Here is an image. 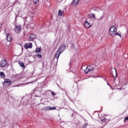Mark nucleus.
Returning <instances> with one entry per match:
<instances>
[{
	"label": "nucleus",
	"instance_id": "obj_27",
	"mask_svg": "<svg viewBox=\"0 0 128 128\" xmlns=\"http://www.w3.org/2000/svg\"><path fill=\"white\" fill-rule=\"evenodd\" d=\"M125 120H128V117L125 118Z\"/></svg>",
	"mask_w": 128,
	"mask_h": 128
},
{
	"label": "nucleus",
	"instance_id": "obj_25",
	"mask_svg": "<svg viewBox=\"0 0 128 128\" xmlns=\"http://www.w3.org/2000/svg\"><path fill=\"white\" fill-rule=\"evenodd\" d=\"M102 122H106V119H102Z\"/></svg>",
	"mask_w": 128,
	"mask_h": 128
},
{
	"label": "nucleus",
	"instance_id": "obj_17",
	"mask_svg": "<svg viewBox=\"0 0 128 128\" xmlns=\"http://www.w3.org/2000/svg\"><path fill=\"white\" fill-rule=\"evenodd\" d=\"M0 76L2 78H6V75L4 74V72H0Z\"/></svg>",
	"mask_w": 128,
	"mask_h": 128
},
{
	"label": "nucleus",
	"instance_id": "obj_6",
	"mask_svg": "<svg viewBox=\"0 0 128 128\" xmlns=\"http://www.w3.org/2000/svg\"><path fill=\"white\" fill-rule=\"evenodd\" d=\"M110 74L112 76L113 78H116L118 76L116 70L114 68L112 69V72Z\"/></svg>",
	"mask_w": 128,
	"mask_h": 128
},
{
	"label": "nucleus",
	"instance_id": "obj_10",
	"mask_svg": "<svg viewBox=\"0 0 128 128\" xmlns=\"http://www.w3.org/2000/svg\"><path fill=\"white\" fill-rule=\"evenodd\" d=\"M6 39L8 42H12V36L10 34H6Z\"/></svg>",
	"mask_w": 128,
	"mask_h": 128
},
{
	"label": "nucleus",
	"instance_id": "obj_22",
	"mask_svg": "<svg viewBox=\"0 0 128 128\" xmlns=\"http://www.w3.org/2000/svg\"><path fill=\"white\" fill-rule=\"evenodd\" d=\"M88 126V123H85L83 125L82 128H86Z\"/></svg>",
	"mask_w": 128,
	"mask_h": 128
},
{
	"label": "nucleus",
	"instance_id": "obj_11",
	"mask_svg": "<svg viewBox=\"0 0 128 128\" xmlns=\"http://www.w3.org/2000/svg\"><path fill=\"white\" fill-rule=\"evenodd\" d=\"M36 36L34 34H31L30 37V40H36Z\"/></svg>",
	"mask_w": 128,
	"mask_h": 128
},
{
	"label": "nucleus",
	"instance_id": "obj_9",
	"mask_svg": "<svg viewBox=\"0 0 128 128\" xmlns=\"http://www.w3.org/2000/svg\"><path fill=\"white\" fill-rule=\"evenodd\" d=\"M80 2V0H73L72 2V6H76L77 4H78Z\"/></svg>",
	"mask_w": 128,
	"mask_h": 128
},
{
	"label": "nucleus",
	"instance_id": "obj_20",
	"mask_svg": "<svg viewBox=\"0 0 128 128\" xmlns=\"http://www.w3.org/2000/svg\"><path fill=\"white\" fill-rule=\"evenodd\" d=\"M41 50L40 48H37L36 50V52H40Z\"/></svg>",
	"mask_w": 128,
	"mask_h": 128
},
{
	"label": "nucleus",
	"instance_id": "obj_13",
	"mask_svg": "<svg viewBox=\"0 0 128 128\" xmlns=\"http://www.w3.org/2000/svg\"><path fill=\"white\" fill-rule=\"evenodd\" d=\"M60 52H59L58 51L56 54H55V56H54V57H55V58H57L58 59V58H60Z\"/></svg>",
	"mask_w": 128,
	"mask_h": 128
},
{
	"label": "nucleus",
	"instance_id": "obj_19",
	"mask_svg": "<svg viewBox=\"0 0 128 128\" xmlns=\"http://www.w3.org/2000/svg\"><path fill=\"white\" fill-rule=\"evenodd\" d=\"M44 110H50V106H46L44 108Z\"/></svg>",
	"mask_w": 128,
	"mask_h": 128
},
{
	"label": "nucleus",
	"instance_id": "obj_3",
	"mask_svg": "<svg viewBox=\"0 0 128 128\" xmlns=\"http://www.w3.org/2000/svg\"><path fill=\"white\" fill-rule=\"evenodd\" d=\"M14 30L16 34H20V32H22V26L20 25H16Z\"/></svg>",
	"mask_w": 128,
	"mask_h": 128
},
{
	"label": "nucleus",
	"instance_id": "obj_18",
	"mask_svg": "<svg viewBox=\"0 0 128 128\" xmlns=\"http://www.w3.org/2000/svg\"><path fill=\"white\" fill-rule=\"evenodd\" d=\"M56 110V107H50V108H49L50 110Z\"/></svg>",
	"mask_w": 128,
	"mask_h": 128
},
{
	"label": "nucleus",
	"instance_id": "obj_29",
	"mask_svg": "<svg viewBox=\"0 0 128 128\" xmlns=\"http://www.w3.org/2000/svg\"><path fill=\"white\" fill-rule=\"evenodd\" d=\"M26 84H28V83H26Z\"/></svg>",
	"mask_w": 128,
	"mask_h": 128
},
{
	"label": "nucleus",
	"instance_id": "obj_28",
	"mask_svg": "<svg viewBox=\"0 0 128 128\" xmlns=\"http://www.w3.org/2000/svg\"><path fill=\"white\" fill-rule=\"evenodd\" d=\"M32 26H31V28H32L34 26V24H32Z\"/></svg>",
	"mask_w": 128,
	"mask_h": 128
},
{
	"label": "nucleus",
	"instance_id": "obj_24",
	"mask_svg": "<svg viewBox=\"0 0 128 128\" xmlns=\"http://www.w3.org/2000/svg\"><path fill=\"white\" fill-rule=\"evenodd\" d=\"M39 2H40L39 0H36L34 1V4H38Z\"/></svg>",
	"mask_w": 128,
	"mask_h": 128
},
{
	"label": "nucleus",
	"instance_id": "obj_8",
	"mask_svg": "<svg viewBox=\"0 0 128 128\" xmlns=\"http://www.w3.org/2000/svg\"><path fill=\"white\" fill-rule=\"evenodd\" d=\"M25 48H32V43H28L24 46Z\"/></svg>",
	"mask_w": 128,
	"mask_h": 128
},
{
	"label": "nucleus",
	"instance_id": "obj_16",
	"mask_svg": "<svg viewBox=\"0 0 128 128\" xmlns=\"http://www.w3.org/2000/svg\"><path fill=\"white\" fill-rule=\"evenodd\" d=\"M62 12H63L62 10H60L58 12V16H62Z\"/></svg>",
	"mask_w": 128,
	"mask_h": 128
},
{
	"label": "nucleus",
	"instance_id": "obj_7",
	"mask_svg": "<svg viewBox=\"0 0 128 128\" xmlns=\"http://www.w3.org/2000/svg\"><path fill=\"white\" fill-rule=\"evenodd\" d=\"M6 60H2L0 62V66L1 68H4L6 66Z\"/></svg>",
	"mask_w": 128,
	"mask_h": 128
},
{
	"label": "nucleus",
	"instance_id": "obj_14",
	"mask_svg": "<svg viewBox=\"0 0 128 128\" xmlns=\"http://www.w3.org/2000/svg\"><path fill=\"white\" fill-rule=\"evenodd\" d=\"M90 18H92V20H96V16L94 14H90L88 16Z\"/></svg>",
	"mask_w": 128,
	"mask_h": 128
},
{
	"label": "nucleus",
	"instance_id": "obj_12",
	"mask_svg": "<svg viewBox=\"0 0 128 128\" xmlns=\"http://www.w3.org/2000/svg\"><path fill=\"white\" fill-rule=\"evenodd\" d=\"M84 26L86 28H90V24L88 21H86L84 24Z\"/></svg>",
	"mask_w": 128,
	"mask_h": 128
},
{
	"label": "nucleus",
	"instance_id": "obj_15",
	"mask_svg": "<svg viewBox=\"0 0 128 128\" xmlns=\"http://www.w3.org/2000/svg\"><path fill=\"white\" fill-rule=\"evenodd\" d=\"M18 64L20 66H22V68H24L25 66H24V62H19Z\"/></svg>",
	"mask_w": 128,
	"mask_h": 128
},
{
	"label": "nucleus",
	"instance_id": "obj_4",
	"mask_svg": "<svg viewBox=\"0 0 128 128\" xmlns=\"http://www.w3.org/2000/svg\"><path fill=\"white\" fill-rule=\"evenodd\" d=\"M2 84L4 86H8L12 84V81L10 80L5 79Z\"/></svg>",
	"mask_w": 128,
	"mask_h": 128
},
{
	"label": "nucleus",
	"instance_id": "obj_21",
	"mask_svg": "<svg viewBox=\"0 0 128 128\" xmlns=\"http://www.w3.org/2000/svg\"><path fill=\"white\" fill-rule=\"evenodd\" d=\"M36 56L37 58H42V54H37V55Z\"/></svg>",
	"mask_w": 128,
	"mask_h": 128
},
{
	"label": "nucleus",
	"instance_id": "obj_2",
	"mask_svg": "<svg viewBox=\"0 0 128 128\" xmlns=\"http://www.w3.org/2000/svg\"><path fill=\"white\" fill-rule=\"evenodd\" d=\"M94 70V66L92 65L88 66L84 70V72L86 74H88V72H92Z\"/></svg>",
	"mask_w": 128,
	"mask_h": 128
},
{
	"label": "nucleus",
	"instance_id": "obj_23",
	"mask_svg": "<svg viewBox=\"0 0 128 128\" xmlns=\"http://www.w3.org/2000/svg\"><path fill=\"white\" fill-rule=\"evenodd\" d=\"M118 36L120 38H122V35H120V34H119L118 33H116V32L115 33V36Z\"/></svg>",
	"mask_w": 128,
	"mask_h": 128
},
{
	"label": "nucleus",
	"instance_id": "obj_1",
	"mask_svg": "<svg viewBox=\"0 0 128 128\" xmlns=\"http://www.w3.org/2000/svg\"><path fill=\"white\" fill-rule=\"evenodd\" d=\"M116 26H111L108 31V34L111 36H116Z\"/></svg>",
	"mask_w": 128,
	"mask_h": 128
},
{
	"label": "nucleus",
	"instance_id": "obj_26",
	"mask_svg": "<svg viewBox=\"0 0 128 128\" xmlns=\"http://www.w3.org/2000/svg\"><path fill=\"white\" fill-rule=\"evenodd\" d=\"M52 96H56V94L54 93L53 92H52Z\"/></svg>",
	"mask_w": 128,
	"mask_h": 128
},
{
	"label": "nucleus",
	"instance_id": "obj_5",
	"mask_svg": "<svg viewBox=\"0 0 128 128\" xmlns=\"http://www.w3.org/2000/svg\"><path fill=\"white\" fill-rule=\"evenodd\" d=\"M66 50V45L62 44L59 48L58 50V52H60V54H62V52H64V50Z\"/></svg>",
	"mask_w": 128,
	"mask_h": 128
}]
</instances>
